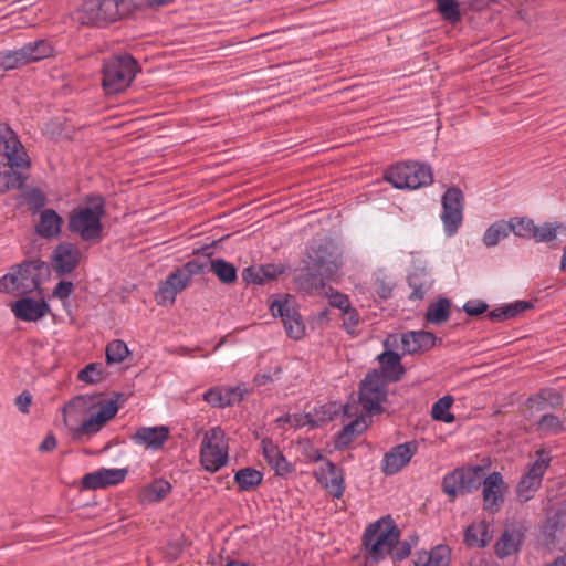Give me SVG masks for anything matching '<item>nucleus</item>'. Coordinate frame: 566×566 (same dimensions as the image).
<instances>
[{
  "label": "nucleus",
  "mask_w": 566,
  "mask_h": 566,
  "mask_svg": "<svg viewBox=\"0 0 566 566\" xmlns=\"http://www.w3.org/2000/svg\"><path fill=\"white\" fill-rule=\"evenodd\" d=\"M0 151L8 163H0V193L22 187L25 177L17 169L28 168L29 157L14 132L6 124L0 123Z\"/></svg>",
  "instance_id": "1"
},
{
  "label": "nucleus",
  "mask_w": 566,
  "mask_h": 566,
  "mask_svg": "<svg viewBox=\"0 0 566 566\" xmlns=\"http://www.w3.org/2000/svg\"><path fill=\"white\" fill-rule=\"evenodd\" d=\"M129 10V0H83L76 19L83 25L103 28L126 17Z\"/></svg>",
  "instance_id": "2"
},
{
  "label": "nucleus",
  "mask_w": 566,
  "mask_h": 566,
  "mask_svg": "<svg viewBox=\"0 0 566 566\" xmlns=\"http://www.w3.org/2000/svg\"><path fill=\"white\" fill-rule=\"evenodd\" d=\"M138 72L137 61L129 54L113 55L102 66V87L106 94H118L130 86Z\"/></svg>",
  "instance_id": "3"
},
{
  "label": "nucleus",
  "mask_w": 566,
  "mask_h": 566,
  "mask_svg": "<svg viewBox=\"0 0 566 566\" xmlns=\"http://www.w3.org/2000/svg\"><path fill=\"white\" fill-rule=\"evenodd\" d=\"M104 203L101 199L91 206L78 207L70 213L69 230L84 241H96L102 238Z\"/></svg>",
  "instance_id": "4"
},
{
  "label": "nucleus",
  "mask_w": 566,
  "mask_h": 566,
  "mask_svg": "<svg viewBox=\"0 0 566 566\" xmlns=\"http://www.w3.org/2000/svg\"><path fill=\"white\" fill-rule=\"evenodd\" d=\"M229 446L224 431L220 427H213L203 433L199 460L202 468L214 473L228 462Z\"/></svg>",
  "instance_id": "5"
},
{
  "label": "nucleus",
  "mask_w": 566,
  "mask_h": 566,
  "mask_svg": "<svg viewBox=\"0 0 566 566\" xmlns=\"http://www.w3.org/2000/svg\"><path fill=\"white\" fill-rule=\"evenodd\" d=\"M43 268L39 262H28L13 266L0 279V292L12 295L28 294L40 285Z\"/></svg>",
  "instance_id": "6"
},
{
  "label": "nucleus",
  "mask_w": 566,
  "mask_h": 566,
  "mask_svg": "<svg viewBox=\"0 0 566 566\" xmlns=\"http://www.w3.org/2000/svg\"><path fill=\"white\" fill-rule=\"evenodd\" d=\"M399 531L389 518H382L370 524L364 534V545L375 559H381L390 554L397 544Z\"/></svg>",
  "instance_id": "7"
},
{
  "label": "nucleus",
  "mask_w": 566,
  "mask_h": 566,
  "mask_svg": "<svg viewBox=\"0 0 566 566\" xmlns=\"http://www.w3.org/2000/svg\"><path fill=\"white\" fill-rule=\"evenodd\" d=\"M385 179L398 189H417L432 182V172L419 163H405L389 168Z\"/></svg>",
  "instance_id": "8"
},
{
  "label": "nucleus",
  "mask_w": 566,
  "mask_h": 566,
  "mask_svg": "<svg viewBox=\"0 0 566 566\" xmlns=\"http://www.w3.org/2000/svg\"><path fill=\"white\" fill-rule=\"evenodd\" d=\"M118 411L116 400L87 396V410L82 433L85 437L96 434Z\"/></svg>",
  "instance_id": "9"
},
{
  "label": "nucleus",
  "mask_w": 566,
  "mask_h": 566,
  "mask_svg": "<svg viewBox=\"0 0 566 566\" xmlns=\"http://www.w3.org/2000/svg\"><path fill=\"white\" fill-rule=\"evenodd\" d=\"M551 458L545 450L536 452V459L522 475L516 488L517 500L522 503L533 499L541 486L543 476L549 465Z\"/></svg>",
  "instance_id": "10"
},
{
  "label": "nucleus",
  "mask_w": 566,
  "mask_h": 566,
  "mask_svg": "<svg viewBox=\"0 0 566 566\" xmlns=\"http://www.w3.org/2000/svg\"><path fill=\"white\" fill-rule=\"evenodd\" d=\"M442 213L441 220L443 222L447 235H453L462 224L464 196L463 192L457 187H450L442 196Z\"/></svg>",
  "instance_id": "11"
},
{
  "label": "nucleus",
  "mask_w": 566,
  "mask_h": 566,
  "mask_svg": "<svg viewBox=\"0 0 566 566\" xmlns=\"http://www.w3.org/2000/svg\"><path fill=\"white\" fill-rule=\"evenodd\" d=\"M386 398V381L374 370L365 377L359 389V402L367 412H378Z\"/></svg>",
  "instance_id": "12"
},
{
  "label": "nucleus",
  "mask_w": 566,
  "mask_h": 566,
  "mask_svg": "<svg viewBox=\"0 0 566 566\" xmlns=\"http://www.w3.org/2000/svg\"><path fill=\"white\" fill-rule=\"evenodd\" d=\"M271 311L273 316H280L287 335L294 339H300L305 333V326L302 322L301 315L296 308L295 300L291 296H285L282 300H276L271 303Z\"/></svg>",
  "instance_id": "13"
},
{
  "label": "nucleus",
  "mask_w": 566,
  "mask_h": 566,
  "mask_svg": "<svg viewBox=\"0 0 566 566\" xmlns=\"http://www.w3.org/2000/svg\"><path fill=\"white\" fill-rule=\"evenodd\" d=\"M308 259L319 275L329 280L336 276L342 266V255L332 244L319 245L317 249L312 248Z\"/></svg>",
  "instance_id": "14"
},
{
  "label": "nucleus",
  "mask_w": 566,
  "mask_h": 566,
  "mask_svg": "<svg viewBox=\"0 0 566 566\" xmlns=\"http://www.w3.org/2000/svg\"><path fill=\"white\" fill-rule=\"evenodd\" d=\"M507 486L500 472H493L484 479L483 483V509L490 513L497 512L503 502Z\"/></svg>",
  "instance_id": "15"
},
{
  "label": "nucleus",
  "mask_w": 566,
  "mask_h": 566,
  "mask_svg": "<svg viewBox=\"0 0 566 566\" xmlns=\"http://www.w3.org/2000/svg\"><path fill=\"white\" fill-rule=\"evenodd\" d=\"M300 287L310 294H317L329 298V305L339 308L342 312L350 306L347 295L334 291L326 286L322 280L315 276H305L300 279Z\"/></svg>",
  "instance_id": "16"
},
{
  "label": "nucleus",
  "mask_w": 566,
  "mask_h": 566,
  "mask_svg": "<svg viewBox=\"0 0 566 566\" xmlns=\"http://www.w3.org/2000/svg\"><path fill=\"white\" fill-rule=\"evenodd\" d=\"M86 410L87 396L75 397L63 408V421L71 430L74 439L85 437V434L82 433V427L86 420Z\"/></svg>",
  "instance_id": "17"
},
{
  "label": "nucleus",
  "mask_w": 566,
  "mask_h": 566,
  "mask_svg": "<svg viewBox=\"0 0 566 566\" xmlns=\"http://www.w3.org/2000/svg\"><path fill=\"white\" fill-rule=\"evenodd\" d=\"M81 260L78 248L70 242H61L51 256L52 269L60 275L72 272Z\"/></svg>",
  "instance_id": "18"
},
{
  "label": "nucleus",
  "mask_w": 566,
  "mask_h": 566,
  "mask_svg": "<svg viewBox=\"0 0 566 566\" xmlns=\"http://www.w3.org/2000/svg\"><path fill=\"white\" fill-rule=\"evenodd\" d=\"M125 469H99L82 478V486L87 490L104 489L123 482L126 478Z\"/></svg>",
  "instance_id": "19"
},
{
  "label": "nucleus",
  "mask_w": 566,
  "mask_h": 566,
  "mask_svg": "<svg viewBox=\"0 0 566 566\" xmlns=\"http://www.w3.org/2000/svg\"><path fill=\"white\" fill-rule=\"evenodd\" d=\"M187 273L177 270L164 281L155 295L158 305L167 306L175 303L176 296L188 285Z\"/></svg>",
  "instance_id": "20"
},
{
  "label": "nucleus",
  "mask_w": 566,
  "mask_h": 566,
  "mask_svg": "<svg viewBox=\"0 0 566 566\" xmlns=\"http://www.w3.org/2000/svg\"><path fill=\"white\" fill-rule=\"evenodd\" d=\"M12 313L18 319L36 322L46 315L49 305L44 300H32L22 297L10 305Z\"/></svg>",
  "instance_id": "21"
},
{
  "label": "nucleus",
  "mask_w": 566,
  "mask_h": 566,
  "mask_svg": "<svg viewBox=\"0 0 566 566\" xmlns=\"http://www.w3.org/2000/svg\"><path fill=\"white\" fill-rule=\"evenodd\" d=\"M314 475L334 497L339 499L343 495V476L337 472L336 467L331 461L325 459L319 468L314 471Z\"/></svg>",
  "instance_id": "22"
},
{
  "label": "nucleus",
  "mask_w": 566,
  "mask_h": 566,
  "mask_svg": "<svg viewBox=\"0 0 566 566\" xmlns=\"http://www.w3.org/2000/svg\"><path fill=\"white\" fill-rule=\"evenodd\" d=\"M415 451L416 448H412L410 443H403L395 447L391 451L385 454L382 471L389 475L399 472L410 462Z\"/></svg>",
  "instance_id": "23"
},
{
  "label": "nucleus",
  "mask_w": 566,
  "mask_h": 566,
  "mask_svg": "<svg viewBox=\"0 0 566 566\" xmlns=\"http://www.w3.org/2000/svg\"><path fill=\"white\" fill-rule=\"evenodd\" d=\"M543 535L547 545H556L566 541V509L546 521L543 526Z\"/></svg>",
  "instance_id": "24"
},
{
  "label": "nucleus",
  "mask_w": 566,
  "mask_h": 566,
  "mask_svg": "<svg viewBox=\"0 0 566 566\" xmlns=\"http://www.w3.org/2000/svg\"><path fill=\"white\" fill-rule=\"evenodd\" d=\"M401 343L405 354H415L432 348L436 343V336L424 331L409 332L401 336Z\"/></svg>",
  "instance_id": "25"
},
{
  "label": "nucleus",
  "mask_w": 566,
  "mask_h": 566,
  "mask_svg": "<svg viewBox=\"0 0 566 566\" xmlns=\"http://www.w3.org/2000/svg\"><path fill=\"white\" fill-rule=\"evenodd\" d=\"M169 438V429L165 426L143 427L138 429L133 439L136 443L147 448L159 449Z\"/></svg>",
  "instance_id": "26"
},
{
  "label": "nucleus",
  "mask_w": 566,
  "mask_h": 566,
  "mask_svg": "<svg viewBox=\"0 0 566 566\" xmlns=\"http://www.w3.org/2000/svg\"><path fill=\"white\" fill-rule=\"evenodd\" d=\"M283 273V268L275 264H265L247 268L242 272V277L247 283L265 284L271 282Z\"/></svg>",
  "instance_id": "27"
},
{
  "label": "nucleus",
  "mask_w": 566,
  "mask_h": 566,
  "mask_svg": "<svg viewBox=\"0 0 566 566\" xmlns=\"http://www.w3.org/2000/svg\"><path fill=\"white\" fill-rule=\"evenodd\" d=\"M451 549L447 545H437L430 551L418 553L415 566H449Z\"/></svg>",
  "instance_id": "28"
},
{
  "label": "nucleus",
  "mask_w": 566,
  "mask_h": 566,
  "mask_svg": "<svg viewBox=\"0 0 566 566\" xmlns=\"http://www.w3.org/2000/svg\"><path fill=\"white\" fill-rule=\"evenodd\" d=\"M62 223V218L54 210L45 209L40 214L36 233L45 239L56 238L61 232Z\"/></svg>",
  "instance_id": "29"
},
{
  "label": "nucleus",
  "mask_w": 566,
  "mask_h": 566,
  "mask_svg": "<svg viewBox=\"0 0 566 566\" xmlns=\"http://www.w3.org/2000/svg\"><path fill=\"white\" fill-rule=\"evenodd\" d=\"M381 366V377L386 381H398L405 374V368L400 363V356L395 352H385L378 356Z\"/></svg>",
  "instance_id": "30"
},
{
  "label": "nucleus",
  "mask_w": 566,
  "mask_h": 566,
  "mask_svg": "<svg viewBox=\"0 0 566 566\" xmlns=\"http://www.w3.org/2000/svg\"><path fill=\"white\" fill-rule=\"evenodd\" d=\"M171 491V484L163 479L154 480L151 483L145 485L138 493L140 503H157L168 496Z\"/></svg>",
  "instance_id": "31"
},
{
  "label": "nucleus",
  "mask_w": 566,
  "mask_h": 566,
  "mask_svg": "<svg viewBox=\"0 0 566 566\" xmlns=\"http://www.w3.org/2000/svg\"><path fill=\"white\" fill-rule=\"evenodd\" d=\"M342 409L344 410V413L348 417L355 415V411H353L354 408L352 406L347 405L343 407L337 402H329L314 409L313 412H310L311 427H317L321 423L332 420L336 415L339 413Z\"/></svg>",
  "instance_id": "32"
},
{
  "label": "nucleus",
  "mask_w": 566,
  "mask_h": 566,
  "mask_svg": "<svg viewBox=\"0 0 566 566\" xmlns=\"http://www.w3.org/2000/svg\"><path fill=\"white\" fill-rule=\"evenodd\" d=\"M492 539V531L490 524L480 521L470 525L464 534V541L468 545L474 547H484Z\"/></svg>",
  "instance_id": "33"
},
{
  "label": "nucleus",
  "mask_w": 566,
  "mask_h": 566,
  "mask_svg": "<svg viewBox=\"0 0 566 566\" xmlns=\"http://www.w3.org/2000/svg\"><path fill=\"white\" fill-rule=\"evenodd\" d=\"M458 472L467 493L478 490L486 478L484 468L481 465L461 468L458 469Z\"/></svg>",
  "instance_id": "34"
},
{
  "label": "nucleus",
  "mask_w": 566,
  "mask_h": 566,
  "mask_svg": "<svg viewBox=\"0 0 566 566\" xmlns=\"http://www.w3.org/2000/svg\"><path fill=\"white\" fill-rule=\"evenodd\" d=\"M532 307L530 302L517 301L515 303L494 308L488 314L493 322H502L516 317L518 314Z\"/></svg>",
  "instance_id": "35"
},
{
  "label": "nucleus",
  "mask_w": 566,
  "mask_h": 566,
  "mask_svg": "<svg viewBox=\"0 0 566 566\" xmlns=\"http://www.w3.org/2000/svg\"><path fill=\"white\" fill-rule=\"evenodd\" d=\"M521 534L518 532L505 531L495 544V553L503 558L518 551Z\"/></svg>",
  "instance_id": "36"
},
{
  "label": "nucleus",
  "mask_w": 566,
  "mask_h": 566,
  "mask_svg": "<svg viewBox=\"0 0 566 566\" xmlns=\"http://www.w3.org/2000/svg\"><path fill=\"white\" fill-rule=\"evenodd\" d=\"M209 270L224 284H231L237 280V270L233 264L222 260H210Z\"/></svg>",
  "instance_id": "37"
},
{
  "label": "nucleus",
  "mask_w": 566,
  "mask_h": 566,
  "mask_svg": "<svg viewBox=\"0 0 566 566\" xmlns=\"http://www.w3.org/2000/svg\"><path fill=\"white\" fill-rule=\"evenodd\" d=\"M234 480L238 483L240 490L249 491L258 486L262 482V474L260 471L252 468L240 469Z\"/></svg>",
  "instance_id": "38"
},
{
  "label": "nucleus",
  "mask_w": 566,
  "mask_h": 566,
  "mask_svg": "<svg viewBox=\"0 0 566 566\" xmlns=\"http://www.w3.org/2000/svg\"><path fill=\"white\" fill-rule=\"evenodd\" d=\"M367 428L366 417L359 416L350 423L346 424L338 436L337 443L339 446H347L353 439L361 433Z\"/></svg>",
  "instance_id": "39"
},
{
  "label": "nucleus",
  "mask_w": 566,
  "mask_h": 566,
  "mask_svg": "<svg viewBox=\"0 0 566 566\" xmlns=\"http://www.w3.org/2000/svg\"><path fill=\"white\" fill-rule=\"evenodd\" d=\"M510 233V224L501 220L488 228L484 233L483 242L486 247L496 245L502 239L506 238Z\"/></svg>",
  "instance_id": "40"
},
{
  "label": "nucleus",
  "mask_w": 566,
  "mask_h": 566,
  "mask_svg": "<svg viewBox=\"0 0 566 566\" xmlns=\"http://www.w3.org/2000/svg\"><path fill=\"white\" fill-rule=\"evenodd\" d=\"M453 403L451 396H444L433 403L431 409V416L434 420L451 423L454 421L453 413L450 412V408Z\"/></svg>",
  "instance_id": "41"
},
{
  "label": "nucleus",
  "mask_w": 566,
  "mask_h": 566,
  "mask_svg": "<svg viewBox=\"0 0 566 566\" xmlns=\"http://www.w3.org/2000/svg\"><path fill=\"white\" fill-rule=\"evenodd\" d=\"M450 302L447 298L431 303L426 313L427 321L441 324L449 318Z\"/></svg>",
  "instance_id": "42"
},
{
  "label": "nucleus",
  "mask_w": 566,
  "mask_h": 566,
  "mask_svg": "<svg viewBox=\"0 0 566 566\" xmlns=\"http://www.w3.org/2000/svg\"><path fill=\"white\" fill-rule=\"evenodd\" d=\"M442 490L449 496L450 501H454L458 495L467 493L458 469L443 478Z\"/></svg>",
  "instance_id": "43"
},
{
  "label": "nucleus",
  "mask_w": 566,
  "mask_h": 566,
  "mask_svg": "<svg viewBox=\"0 0 566 566\" xmlns=\"http://www.w3.org/2000/svg\"><path fill=\"white\" fill-rule=\"evenodd\" d=\"M106 360L108 364H119L129 354V349L124 340L114 339L106 346Z\"/></svg>",
  "instance_id": "44"
},
{
  "label": "nucleus",
  "mask_w": 566,
  "mask_h": 566,
  "mask_svg": "<svg viewBox=\"0 0 566 566\" xmlns=\"http://www.w3.org/2000/svg\"><path fill=\"white\" fill-rule=\"evenodd\" d=\"M24 49L28 57L30 59V63L49 57L53 52L50 43L44 40H38L33 43H28L24 45Z\"/></svg>",
  "instance_id": "45"
},
{
  "label": "nucleus",
  "mask_w": 566,
  "mask_h": 566,
  "mask_svg": "<svg viewBox=\"0 0 566 566\" xmlns=\"http://www.w3.org/2000/svg\"><path fill=\"white\" fill-rule=\"evenodd\" d=\"M507 224H510V232L521 238H532L534 231V221L528 218H513Z\"/></svg>",
  "instance_id": "46"
},
{
  "label": "nucleus",
  "mask_w": 566,
  "mask_h": 566,
  "mask_svg": "<svg viewBox=\"0 0 566 566\" xmlns=\"http://www.w3.org/2000/svg\"><path fill=\"white\" fill-rule=\"evenodd\" d=\"M560 224L553 223H544L542 226H536L534 223V231L532 233V238L536 242H551L557 237V231L562 229Z\"/></svg>",
  "instance_id": "47"
},
{
  "label": "nucleus",
  "mask_w": 566,
  "mask_h": 566,
  "mask_svg": "<svg viewBox=\"0 0 566 566\" xmlns=\"http://www.w3.org/2000/svg\"><path fill=\"white\" fill-rule=\"evenodd\" d=\"M440 14L450 22L460 20L459 3L455 0H436Z\"/></svg>",
  "instance_id": "48"
},
{
  "label": "nucleus",
  "mask_w": 566,
  "mask_h": 566,
  "mask_svg": "<svg viewBox=\"0 0 566 566\" xmlns=\"http://www.w3.org/2000/svg\"><path fill=\"white\" fill-rule=\"evenodd\" d=\"M104 369L102 364L92 363L78 373V379L87 384H96L103 380Z\"/></svg>",
  "instance_id": "49"
},
{
  "label": "nucleus",
  "mask_w": 566,
  "mask_h": 566,
  "mask_svg": "<svg viewBox=\"0 0 566 566\" xmlns=\"http://www.w3.org/2000/svg\"><path fill=\"white\" fill-rule=\"evenodd\" d=\"M537 430L544 433H559L564 430L563 421L555 415H544L537 423Z\"/></svg>",
  "instance_id": "50"
},
{
  "label": "nucleus",
  "mask_w": 566,
  "mask_h": 566,
  "mask_svg": "<svg viewBox=\"0 0 566 566\" xmlns=\"http://www.w3.org/2000/svg\"><path fill=\"white\" fill-rule=\"evenodd\" d=\"M279 424H289L292 428L311 426V413L285 415L276 419Z\"/></svg>",
  "instance_id": "51"
},
{
  "label": "nucleus",
  "mask_w": 566,
  "mask_h": 566,
  "mask_svg": "<svg viewBox=\"0 0 566 566\" xmlns=\"http://www.w3.org/2000/svg\"><path fill=\"white\" fill-rule=\"evenodd\" d=\"M203 400L213 408H224L223 387H213L203 394Z\"/></svg>",
  "instance_id": "52"
},
{
  "label": "nucleus",
  "mask_w": 566,
  "mask_h": 566,
  "mask_svg": "<svg viewBox=\"0 0 566 566\" xmlns=\"http://www.w3.org/2000/svg\"><path fill=\"white\" fill-rule=\"evenodd\" d=\"M409 285L413 289L409 296L411 300H421L429 287V283L422 282L417 273L409 276Z\"/></svg>",
  "instance_id": "53"
},
{
  "label": "nucleus",
  "mask_w": 566,
  "mask_h": 566,
  "mask_svg": "<svg viewBox=\"0 0 566 566\" xmlns=\"http://www.w3.org/2000/svg\"><path fill=\"white\" fill-rule=\"evenodd\" d=\"M343 326L348 333H354L359 324V314L352 305L342 312Z\"/></svg>",
  "instance_id": "54"
},
{
  "label": "nucleus",
  "mask_w": 566,
  "mask_h": 566,
  "mask_svg": "<svg viewBox=\"0 0 566 566\" xmlns=\"http://www.w3.org/2000/svg\"><path fill=\"white\" fill-rule=\"evenodd\" d=\"M269 465L280 476H286L293 471L292 464L287 462L282 453L275 460L271 461Z\"/></svg>",
  "instance_id": "55"
},
{
  "label": "nucleus",
  "mask_w": 566,
  "mask_h": 566,
  "mask_svg": "<svg viewBox=\"0 0 566 566\" xmlns=\"http://www.w3.org/2000/svg\"><path fill=\"white\" fill-rule=\"evenodd\" d=\"M261 447H262V452H263V455H264L268 464L271 461L275 460L282 453L280 451L279 447L276 444H274L269 439H263L261 441Z\"/></svg>",
  "instance_id": "56"
},
{
  "label": "nucleus",
  "mask_w": 566,
  "mask_h": 566,
  "mask_svg": "<svg viewBox=\"0 0 566 566\" xmlns=\"http://www.w3.org/2000/svg\"><path fill=\"white\" fill-rule=\"evenodd\" d=\"M539 397L548 401L553 408H560L563 406V396L554 389H544L541 391Z\"/></svg>",
  "instance_id": "57"
},
{
  "label": "nucleus",
  "mask_w": 566,
  "mask_h": 566,
  "mask_svg": "<svg viewBox=\"0 0 566 566\" xmlns=\"http://www.w3.org/2000/svg\"><path fill=\"white\" fill-rule=\"evenodd\" d=\"M488 310V304L482 302V301H468L464 306H463V311L469 315V316H478L484 312H486Z\"/></svg>",
  "instance_id": "58"
},
{
  "label": "nucleus",
  "mask_w": 566,
  "mask_h": 566,
  "mask_svg": "<svg viewBox=\"0 0 566 566\" xmlns=\"http://www.w3.org/2000/svg\"><path fill=\"white\" fill-rule=\"evenodd\" d=\"M223 397L226 400V407H228L240 402L243 399V394L238 387L223 388Z\"/></svg>",
  "instance_id": "59"
},
{
  "label": "nucleus",
  "mask_w": 566,
  "mask_h": 566,
  "mask_svg": "<svg viewBox=\"0 0 566 566\" xmlns=\"http://www.w3.org/2000/svg\"><path fill=\"white\" fill-rule=\"evenodd\" d=\"M206 264L200 263L199 261H189L182 269H178L179 273H187V282H190V279L193 274L201 273L205 269Z\"/></svg>",
  "instance_id": "60"
},
{
  "label": "nucleus",
  "mask_w": 566,
  "mask_h": 566,
  "mask_svg": "<svg viewBox=\"0 0 566 566\" xmlns=\"http://www.w3.org/2000/svg\"><path fill=\"white\" fill-rule=\"evenodd\" d=\"M72 292H73V284L71 282L61 281L54 287L53 296H55L60 300H65L71 295Z\"/></svg>",
  "instance_id": "61"
},
{
  "label": "nucleus",
  "mask_w": 566,
  "mask_h": 566,
  "mask_svg": "<svg viewBox=\"0 0 566 566\" xmlns=\"http://www.w3.org/2000/svg\"><path fill=\"white\" fill-rule=\"evenodd\" d=\"M32 403V396L29 391L24 390L22 391L17 398H15V406L18 409L23 413H29V407Z\"/></svg>",
  "instance_id": "62"
},
{
  "label": "nucleus",
  "mask_w": 566,
  "mask_h": 566,
  "mask_svg": "<svg viewBox=\"0 0 566 566\" xmlns=\"http://www.w3.org/2000/svg\"><path fill=\"white\" fill-rule=\"evenodd\" d=\"M303 455L306 461L315 462V463H322L325 459L321 454V451L316 448H313L312 446H305Z\"/></svg>",
  "instance_id": "63"
},
{
  "label": "nucleus",
  "mask_w": 566,
  "mask_h": 566,
  "mask_svg": "<svg viewBox=\"0 0 566 566\" xmlns=\"http://www.w3.org/2000/svg\"><path fill=\"white\" fill-rule=\"evenodd\" d=\"M14 57L15 56L12 51L0 53V66L6 70L19 67Z\"/></svg>",
  "instance_id": "64"
}]
</instances>
